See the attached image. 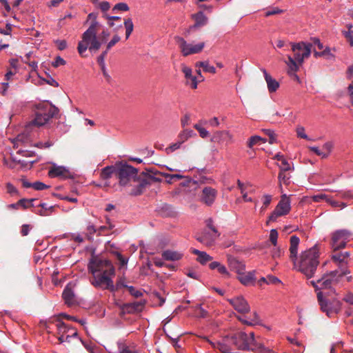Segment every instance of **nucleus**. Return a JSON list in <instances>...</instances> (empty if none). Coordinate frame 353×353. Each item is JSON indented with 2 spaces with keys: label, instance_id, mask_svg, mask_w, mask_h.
<instances>
[{
  "label": "nucleus",
  "instance_id": "1",
  "mask_svg": "<svg viewBox=\"0 0 353 353\" xmlns=\"http://www.w3.org/2000/svg\"><path fill=\"white\" fill-rule=\"evenodd\" d=\"M88 269L93 275L92 284L105 287H129L118 282L114 285L113 279L115 278V268L112 262L99 256L92 257L88 264Z\"/></svg>",
  "mask_w": 353,
  "mask_h": 353
},
{
  "label": "nucleus",
  "instance_id": "2",
  "mask_svg": "<svg viewBox=\"0 0 353 353\" xmlns=\"http://www.w3.org/2000/svg\"><path fill=\"white\" fill-rule=\"evenodd\" d=\"M137 169L128 164L121 165L116 170V176L119 179L120 185L134 186L130 192L132 195H139L148 185L161 181V179L151 175L145 176L143 179H140L137 176Z\"/></svg>",
  "mask_w": 353,
  "mask_h": 353
},
{
  "label": "nucleus",
  "instance_id": "3",
  "mask_svg": "<svg viewBox=\"0 0 353 353\" xmlns=\"http://www.w3.org/2000/svg\"><path fill=\"white\" fill-rule=\"evenodd\" d=\"M293 57L288 55L285 63L288 66L289 73L296 72L304 60L307 59L312 52V44L308 42L290 43Z\"/></svg>",
  "mask_w": 353,
  "mask_h": 353
},
{
  "label": "nucleus",
  "instance_id": "4",
  "mask_svg": "<svg viewBox=\"0 0 353 353\" xmlns=\"http://www.w3.org/2000/svg\"><path fill=\"white\" fill-rule=\"evenodd\" d=\"M319 251L315 245L303 252L299 259L296 260V265L294 266L306 277L311 278L319 265Z\"/></svg>",
  "mask_w": 353,
  "mask_h": 353
},
{
  "label": "nucleus",
  "instance_id": "5",
  "mask_svg": "<svg viewBox=\"0 0 353 353\" xmlns=\"http://www.w3.org/2000/svg\"><path fill=\"white\" fill-rule=\"evenodd\" d=\"M99 26L97 21L92 22L88 30L83 34L82 40L79 42L77 48L81 56H83L88 48L90 52H96L100 48L102 42L97 37Z\"/></svg>",
  "mask_w": 353,
  "mask_h": 353
},
{
  "label": "nucleus",
  "instance_id": "6",
  "mask_svg": "<svg viewBox=\"0 0 353 353\" xmlns=\"http://www.w3.org/2000/svg\"><path fill=\"white\" fill-rule=\"evenodd\" d=\"M34 119L31 121L32 124L40 127L48 122V121L57 115L59 109L51 104L45 102H39L34 105Z\"/></svg>",
  "mask_w": 353,
  "mask_h": 353
},
{
  "label": "nucleus",
  "instance_id": "7",
  "mask_svg": "<svg viewBox=\"0 0 353 353\" xmlns=\"http://www.w3.org/2000/svg\"><path fill=\"white\" fill-rule=\"evenodd\" d=\"M238 279L241 282V283L243 285H282L281 281L272 275H268L267 276H261L258 280L256 276V271H250L248 272H245L243 271L242 273L238 275Z\"/></svg>",
  "mask_w": 353,
  "mask_h": 353
},
{
  "label": "nucleus",
  "instance_id": "8",
  "mask_svg": "<svg viewBox=\"0 0 353 353\" xmlns=\"http://www.w3.org/2000/svg\"><path fill=\"white\" fill-rule=\"evenodd\" d=\"M317 299L321 306V310L325 312L328 316H330L333 313L337 314L341 311V303L336 297L330 298L321 292H318Z\"/></svg>",
  "mask_w": 353,
  "mask_h": 353
},
{
  "label": "nucleus",
  "instance_id": "9",
  "mask_svg": "<svg viewBox=\"0 0 353 353\" xmlns=\"http://www.w3.org/2000/svg\"><path fill=\"white\" fill-rule=\"evenodd\" d=\"M174 41L178 45L181 53L184 57L201 52L205 47L204 42H200L196 44L188 43L183 37L179 36L174 37Z\"/></svg>",
  "mask_w": 353,
  "mask_h": 353
},
{
  "label": "nucleus",
  "instance_id": "10",
  "mask_svg": "<svg viewBox=\"0 0 353 353\" xmlns=\"http://www.w3.org/2000/svg\"><path fill=\"white\" fill-rule=\"evenodd\" d=\"M353 233L348 230H339L332 234L331 245L334 251L344 248L350 241Z\"/></svg>",
  "mask_w": 353,
  "mask_h": 353
},
{
  "label": "nucleus",
  "instance_id": "11",
  "mask_svg": "<svg viewBox=\"0 0 353 353\" xmlns=\"http://www.w3.org/2000/svg\"><path fill=\"white\" fill-rule=\"evenodd\" d=\"M290 203V196L283 194L275 209L269 216L267 223L274 222L278 217L288 214L291 210Z\"/></svg>",
  "mask_w": 353,
  "mask_h": 353
},
{
  "label": "nucleus",
  "instance_id": "12",
  "mask_svg": "<svg viewBox=\"0 0 353 353\" xmlns=\"http://www.w3.org/2000/svg\"><path fill=\"white\" fill-rule=\"evenodd\" d=\"M350 273L349 270H345L343 272L339 270L331 271L330 272L324 274L321 279L317 281L318 283H321V285L325 287L330 285H335L343 278L345 275Z\"/></svg>",
  "mask_w": 353,
  "mask_h": 353
},
{
  "label": "nucleus",
  "instance_id": "13",
  "mask_svg": "<svg viewBox=\"0 0 353 353\" xmlns=\"http://www.w3.org/2000/svg\"><path fill=\"white\" fill-rule=\"evenodd\" d=\"M232 344H234L239 350H254V347H251L249 341V336L243 332L234 334L231 337Z\"/></svg>",
  "mask_w": 353,
  "mask_h": 353
},
{
  "label": "nucleus",
  "instance_id": "14",
  "mask_svg": "<svg viewBox=\"0 0 353 353\" xmlns=\"http://www.w3.org/2000/svg\"><path fill=\"white\" fill-rule=\"evenodd\" d=\"M146 301L145 299H141L139 301L125 303L122 307L123 313H135L143 310Z\"/></svg>",
  "mask_w": 353,
  "mask_h": 353
},
{
  "label": "nucleus",
  "instance_id": "15",
  "mask_svg": "<svg viewBox=\"0 0 353 353\" xmlns=\"http://www.w3.org/2000/svg\"><path fill=\"white\" fill-rule=\"evenodd\" d=\"M217 191L211 187H205L202 190L201 200L207 205H211L214 202Z\"/></svg>",
  "mask_w": 353,
  "mask_h": 353
},
{
  "label": "nucleus",
  "instance_id": "16",
  "mask_svg": "<svg viewBox=\"0 0 353 353\" xmlns=\"http://www.w3.org/2000/svg\"><path fill=\"white\" fill-rule=\"evenodd\" d=\"M234 308L241 313H247L250 311V307L247 301L242 296H237L228 300Z\"/></svg>",
  "mask_w": 353,
  "mask_h": 353
},
{
  "label": "nucleus",
  "instance_id": "17",
  "mask_svg": "<svg viewBox=\"0 0 353 353\" xmlns=\"http://www.w3.org/2000/svg\"><path fill=\"white\" fill-rule=\"evenodd\" d=\"M62 296L65 303L69 307L77 305L80 303L79 297L74 294L72 288H65Z\"/></svg>",
  "mask_w": 353,
  "mask_h": 353
},
{
  "label": "nucleus",
  "instance_id": "18",
  "mask_svg": "<svg viewBox=\"0 0 353 353\" xmlns=\"http://www.w3.org/2000/svg\"><path fill=\"white\" fill-rule=\"evenodd\" d=\"M211 140L219 143H224L226 145L233 143L232 135L228 131L216 132Z\"/></svg>",
  "mask_w": 353,
  "mask_h": 353
},
{
  "label": "nucleus",
  "instance_id": "19",
  "mask_svg": "<svg viewBox=\"0 0 353 353\" xmlns=\"http://www.w3.org/2000/svg\"><path fill=\"white\" fill-rule=\"evenodd\" d=\"M181 70L184 74L186 80V84L190 85L192 89H196L198 85V80L196 76L192 75V70L190 67L182 64Z\"/></svg>",
  "mask_w": 353,
  "mask_h": 353
},
{
  "label": "nucleus",
  "instance_id": "20",
  "mask_svg": "<svg viewBox=\"0 0 353 353\" xmlns=\"http://www.w3.org/2000/svg\"><path fill=\"white\" fill-rule=\"evenodd\" d=\"M48 175L51 178L60 177L67 179L69 177L70 172L68 170L63 166L53 165L48 171Z\"/></svg>",
  "mask_w": 353,
  "mask_h": 353
},
{
  "label": "nucleus",
  "instance_id": "21",
  "mask_svg": "<svg viewBox=\"0 0 353 353\" xmlns=\"http://www.w3.org/2000/svg\"><path fill=\"white\" fill-rule=\"evenodd\" d=\"M300 239L298 236L294 235L290 237V258L294 262V265H296L298 247Z\"/></svg>",
  "mask_w": 353,
  "mask_h": 353
},
{
  "label": "nucleus",
  "instance_id": "22",
  "mask_svg": "<svg viewBox=\"0 0 353 353\" xmlns=\"http://www.w3.org/2000/svg\"><path fill=\"white\" fill-rule=\"evenodd\" d=\"M228 263L230 270L236 272L238 275L245 270V265L242 261H239L234 257H228Z\"/></svg>",
  "mask_w": 353,
  "mask_h": 353
},
{
  "label": "nucleus",
  "instance_id": "23",
  "mask_svg": "<svg viewBox=\"0 0 353 353\" xmlns=\"http://www.w3.org/2000/svg\"><path fill=\"white\" fill-rule=\"evenodd\" d=\"M216 237L214 234H211L206 231H203L200 235L196 236V240L207 246H211Z\"/></svg>",
  "mask_w": 353,
  "mask_h": 353
},
{
  "label": "nucleus",
  "instance_id": "24",
  "mask_svg": "<svg viewBox=\"0 0 353 353\" xmlns=\"http://www.w3.org/2000/svg\"><path fill=\"white\" fill-rule=\"evenodd\" d=\"M209 268L212 270H216L223 277H230V272L226 267L218 261H212L209 264Z\"/></svg>",
  "mask_w": 353,
  "mask_h": 353
},
{
  "label": "nucleus",
  "instance_id": "25",
  "mask_svg": "<svg viewBox=\"0 0 353 353\" xmlns=\"http://www.w3.org/2000/svg\"><path fill=\"white\" fill-rule=\"evenodd\" d=\"M332 259L334 263L337 264L340 272H343L345 270H348V260H346L343 257L341 252L332 254Z\"/></svg>",
  "mask_w": 353,
  "mask_h": 353
},
{
  "label": "nucleus",
  "instance_id": "26",
  "mask_svg": "<svg viewBox=\"0 0 353 353\" xmlns=\"http://www.w3.org/2000/svg\"><path fill=\"white\" fill-rule=\"evenodd\" d=\"M161 256L164 260L174 261L181 259L183 254L178 251L166 250L162 252Z\"/></svg>",
  "mask_w": 353,
  "mask_h": 353
},
{
  "label": "nucleus",
  "instance_id": "27",
  "mask_svg": "<svg viewBox=\"0 0 353 353\" xmlns=\"http://www.w3.org/2000/svg\"><path fill=\"white\" fill-rule=\"evenodd\" d=\"M264 74V78L267 83L268 88L270 92H274L279 87V83L277 81L273 79L266 71L265 69H262Z\"/></svg>",
  "mask_w": 353,
  "mask_h": 353
},
{
  "label": "nucleus",
  "instance_id": "28",
  "mask_svg": "<svg viewBox=\"0 0 353 353\" xmlns=\"http://www.w3.org/2000/svg\"><path fill=\"white\" fill-rule=\"evenodd\" d=\"M191 252L192 254L197 256L196 261L203 265L212 261L213 258L205 252L200 251L196 249H192Z\"/></svg>",
  "mask_w": 353,
  "mask_h": 353
},
{
  "label": "nucleus",
  "instance_id": "29",
  "mask_svg": "<svg viewBox=\"0 0 353 353\" xmlns=\"http://www.w3.org/2000/svg\"><path fill=\"white\" fill-rule=\"evenodd\" d=\"M66 279L67 277L63 276L59 278V273L58 272H54L52 275V281L54 285H63L65 284V287L66 288L72 287L71 282L65 283Z\"/></svg>",
  "mask_w": 353,
  "mask_h": 353
},
{
  "label": "nucleus",
  "instance_id": "30",
  "mask_svg": "<svg viewBox=\"0 0 353 353\" xmlns=\"http://www.w3.org/2000/svg\"><path fill=\"white\" fill-rule=\"evenodd\" d=\"M192 18L195 21L194 27H200L205 25L208 22V17L202 11L192 15Z\"/></svg>",
  "mask_w": 353,
  "mask_h": 353
},
{
  "label": "nucleus",
  "instance_id": "31",
  "mask_svg": "<svg viewBox=\"0 0 353 353\" xmlns=\"http://www.w3.org/2000/svg\"><path fill=\"white\" fill-rule=\"evenodd\" d=\"M313 54L315 58L324 57L327 59H332L334 57V54L331 52V49L329 47L323 48L322 51L318 52L316 49L313 50Z\"/></svg>",
  "mask_w": 353,
  "mask_h": 353
},
{
  "label": "nucleus",
  "instance_id": "32",
  "mask_svg": "<svg viewBox=\"0 0 353 353\" xmlns=\"http://www.w3.org/2000/svg\"><path fill=\"white\" fill-rule=\"evenodd\" d=\"M195 66L196 68H202L204 72L211 74H215L216 72V68L213 65H210L208 61H198L196 63Z\"/></svg>",
  "mask_w": 353,
  "mask_h": 353
},
{
  "label": "nucleus",
  "instance_id": "33",
  "mask_svg": "<svg viewBox=\"0 0 353 353\" xmlns=\"http://www.w3.org/2000/svg\"><path fill=\"white\" fill-rule=\"evenodd\" d=\"M56 321L57 323L56 326L57 327V334L58 335H65L67 332H68L70 327L63 321H61L59 317L56 318Z\"/></svg>",
  "mask_w": 353,
  "mask_h": 353
},
{
  "label": "nucleus",
  "instance_id": "34",
  "mask_svg": "<svg viewBox=\"0 0 353 353\" xmlns=\"http://www.w3.org/2000/svg\"><path fill=\"white\" fill-rule=\"evenodd\" d=\"M116 170L117 168H114L112 166H107L102 169L101 172V177L104 180L108 179L111 177L114 172L116 173Z\"/></svg>",
  "mask_w": 353,
  "mask_h": 353
},
{
  "label": "nucleus",
  "instance_id": "35",
  "mask_svg": "<svg viewBox=\"0 0 353 353\" xmlns=\"http://www.w3.org/2000/svg\"><path fill=\"white\" fill-rule=\"evenodd\" d=\"M123 23L125 28V38L126 39H128L130 37L134 29L133 22L130 18H128L124 20Z\"/></svg>",
  "mask_w": 353,
  "mask_h": 353
},
{
  "label": "nucleus",
  "instance_id": "36",
  "mask_svg": "<svg viewBox=\"0 0 353 353\" xmlns=\"http://www.w3.org/2000/svg\"><path fill=\"white\" fill-rule=\"evenodd\" d=\"M114 353H138L136 350L130 348L126 344L118 343V350Z\"/></svg>",
  "mask_w": 353,
  "mask_h": 353
},
{
  "label": "nucleus",
  "instance_id": "37",
  "mask_svg": "<svg viewBox=\"0 0 353 353\" xmlns=\"http://www.w3.org/2000/svg\"><path fill=\"white\" fill-rule=\"evenodd\" d=\"M194 134V132L192 130H184L181 132L179 133L178 136V139L183 143L186 141L190 137H191Z\"/></svg>",
  "mask_w": 353,
  "mask_h": 353
},
{
  "label": "nucleus",
  "instance_id": "38",
  "mask_svg": "<svg viewBox=\"0 0 353 353\" xmlns=\"http://www.w3.org/2000/svg\"><path fill=\"white\" fill-rule=\"evenodd\" d=\"M259 141L266 142V139L261 138L259 136H252L250 138L248 142V147L252 148L254 145L258 144Z\"/></svg>",
  "mask_w": 353,
  "mask_h": 353
},
{
  "label": "nucleus",
  "instance_id": "39",
  "mask_svg": "<svg viewBox=\"0 0 353 353\" xmlns=\"http://www.w3.org/2000/svg\"><path fill=\"white\" fill-rule=\"evenodd\" d=\"M36 200H37L36 199H20L16 203H12V204L8 205V208H9V209H18L19 206L21 204H23L24 203L34 202Z\"/></svg>",
  "mask_w": 353,
  "mask_h": 353
},
{
  "label": "nucleus",
  "instance_id": "40",
  "mask_svg": "<svg viewBox=\"0 0 353 353\" xmlns=\"http://www.w3.org/2000/svg\"><path fill=\"white\" fill-rule=\"evenodd\" d=\"M214 348L219 350L222 353H228L230 352L229 347L223 343L217 342L216 343L210 342Z\"/></svg>",
  "mask_w": 353,
  "mask_h": 353
},
{
  "label": "nucleus",
  "instance_id": "41",
  "mask_svg": "<svg viewBox=\"0 0 353 353\" xmlns=\"http://www.w3.org/2000/svg\"><path fill=\"white\" fill-rule=\"evenodd\" d=\"M327 203H328L333 208H339V209H343L347 206L345 203L332 200L330 197L328 199H327Z\"/></svg>",
  "mask_w": 353,
  "mask_h": 353
},
{
  "label": "nucleus",
  "instance_id": "42",
  "mask_svg": "<svg viewBox=\"0 0 353 353\" xmlns=\"http://www.w3.org/2000/svg\"><path fill=\"white\" fill-rule=\"evenodd\" d=\"M262 131L266 135H268V137H269L268 141L270 144H273V143H276V134L273 130H272L270 129H263Z\"/></svg>",
  "mask_w": 353,
  "mask_h": 353
},
{
  "label": "nucleus",
  "instance_id": "43",
  "mask_svg": "<svg viewBox=\"0 0 353 353\" xmlns=\"http://www.w3.org/2000/svg\"><path fill=\"white\" fill-rule=\"evenodd\" d=\"M272 199V195L270 194H265L262 197V201H263V205L261 208V211L265 210L271 203Z\"/></svg>",
  "mask_w": 353,
  "mask_h": 353
},
{
  "label": "nucleus",
  "instance_id": "44",
  "mask_svg": "<svg viewBox=\"0 0 353 353\" xmlns=\"http://www.w3.org/2000/svg\"><path fill=\"white\" fill-rule=\"evenodd\" d=\"M164 176L165 177L168 183H172L173 181L179 180L183 178L182 175L178 174H164Z\"/></svg>",
  "mask_w": 353,
  "mask_h": 353
},
{
  "label": "nucleus",
  "instance_id": "45",
  "mask_svg": "<svg viewBox=\"0 0 353 353\" xmlns=\"http://www.w3.org/2000/svg\"><path fill=\"white\" fill-rule=\"evenodd\" d=\"M181 145H182V143L180 141V140H178L176 143H172L169 147L166 148L165 152L168 154H170V153L173 152L174 151L180 148Z\"/></svg>",
  "mask_w": 353,
  "mask_h": 353
},
{
  "label": "nucleus",
  "instance_id": "46",
  "mask_svg": "<svg viewBox=\"0 0 353 353\" xmlns=\"http://www.w3.org/2000/svg\"><path fill=\"white\" fill-rule=\"evenodd\" d=\"M129 293L135 298L142 297L143 292L141 288H127Z\"/></svg>",
  "mask_w": 353,
  "mask_h": 353
},
{
  "label": "nucleus",
  "instance_id": "47",
  "mask_svg": "<svg viewBox=\"0 0 353 353\" xmlns=\"http://www.w3.org/2000/svg\"><path fill=\"white\" fill-rule=\"evenodd\" d=\"M129 6L126 3H117L114 8H112V12H114L115 10H120V11H128L129 10Z\"/></svg>",
  "mask_w": 353,
  "mask_h": 353
},
{
  "label": "nucleus",
  "instance_id": "48",
  "mask_svg": "<svg viewBox=\"0 0 353 353\" xmlns=\"http://www.w3.org/2000/svg\"><path fill=\"white\" fill-rule=\"evenodd\" d=\"M206 225L209 229H210L212 232L214 234L215 236H219L220 233L218 232L216 228L213 225V221L212 219H208L205 221Z\"/></svg>",
  "mask_w": 353,
  "mask_h": 353
},
{
  "label": "nucleus",
  "instance_id": "49",
  "mask_svg": "<svg viewBox=\"0 0 353 353\" xmlns=\"http://www.w3.org/2000/svg\"><path fill=\"white\" fill-rule=\"evenodd\" d=\"M343 35L349 42L350 46H353V30L350 31H342Z\"/></svg>",
  "mask_w": 353,
  "mask_h": 353
},
{
  "label": "nucleus",
  "instance_id": "50",
  "mask_svg": "<svg viewBox=\"0 0 353 353\" xmlns=\"http://www.w3.org/2000/svg\"><path fill=\"white\" fill-rule=\"evenodd\" d=\"M278 179L280 183V186L281 187L282 183L285 184L288 183L290 177L284 172V171H281L279 174Z\"/></svg>",
  "mask_w": 353,
  "mask_h": 353
},
{
  "label": "nucleus",
  "instance_id": "51",
  "mask_svg": "<svg viewBox=\"0 0 353 353\" xmlns=\"http://www.w3.org/2000/svg\"><path fill=\"white\" fill-rule=\"evenodd\" d=\"M277 239H278V232L276 230L272 229L270 230V241L271 243L276 246L277 244Z\"/></svg>",
  "mask_w": 353,
  "mask_h": 353
},
{
  "label": "nucleus",
  "instance_id": "52",
  "mask_svg": "<svg viewBox=\"0 0 353 353\" xmlns=\"http://www.w3.org/2000/svg\"><path fill=\"white\" fill-rule=\"evenodd\" d=\"M297 137L301 139L309 140L307 135L305 133V128L303 126H298L296 128Z\"/></svg>",
  "mask_w": 353,
  "mask_h": 353
},
{
  "label": "nucleus",
  "instance_id": "53",
  "mask_svg": "<svg viewBox=\"0 0 353 353\" xmlns=\"http://www.w3.org/2000/svg\"><path fill=\"white\" fill-rule=\"evenodd\" d=\"M121 40V37L118 34H115L110 41L107 44V50L111 49L116 43Z\"/></svg>",
  "mask_w": 353,
  "mask_h": 353
},
{
  "label": "nucleus",
  "instance_id": "54",
  "mask_svg": "<svg viewBox=\"0 0 353 353\" xmlns=\"http://www.w3.org/2000/svg\"><path fill=\"white\" fill-rule=\"evenodd\" d=\"M53 141H45V142H43V141H39L38 143H36V146L37 148H50V146H52L53 145Z\"/></svg>",
  "mask_w": 353,
  "mask_h": 353
},
{
  "label": "nucleus",
  "instance_id": "55",
  "mask_svg": "<svg viewBox=\"0 0 353 353\" xmlns=\"http://www.w3.org/2000/svg\"><path fill=\"white\" fill-rule=\"evenodd\" d=\"M32 188L36 190H42L48 188V186L42 182L36 181L32 183Z\"/></svg>",
  "mask_w": 353,
  "mask_h": 353
},
{
  "label": "nucleus",
  "instance_id": "56",
  "mask_svg": "<svg viewBox=\"0 0 353 353\" xmlns=\"http://www.w3.org/2000/svg\"><path fill=\"white\" fill-rule=\"evenodd\" d=\"M6 189L8 193H9L11 195H15L18 194V190L17 188L10 183H6Z\"/></svg>",
  "mask_w": 353,
  "mask_h": 353
},
{
  "label": "nucleus",
  "instance_id": "57",
  "mask_svg": "<svg viewBox=\"0 0 353 353\" xmlns=\"http://www.w3.org/2000/svg\"><path fill=\"white\" fill-rule=\"evenodd\" d=\"M312 47H317L320 50H322L324 48L323 44L320 41L318 38L314 37L311 39Z\"/></svg>",
  "mask_w": 353,
  "mask_h": 353
},
{
  "label": "nucleus",
  "instance_id": "58",
  "mask_svg": "<svg viewBox=\"0 0 353 353\" xmlns=\"http://www.w3.org/2000/svg\"><path fill=\"white\" fill-rule=\"evenodd\" d=\"M281 165H280L281 171H288L291 169L290 164L285 159H282L281 161Z\"/></svg>",
  "mask_w": 353,
  "mask_h": 353
},
{
  "label": "nucleus",
  "instance_id": "59",
  "mask_svg": "<svg viewBox=\"0 0 353 353\" xmlns=\"http://www.w3.org/2000/svg\"><path fill=\"white\" fill-rule=\"evenodd\" d=\"M70 238V239L79 243H83L84 241L83 237L80 234H71Z\"/></svg>",
  "mask_w": 353,
  "mask_h": 353
},
{
  "label": "nucleus",
  "instance_id": "60",
  "mask_svg": "<svg viewBox=\"0 0 353 353\" xmlns=\"http://www.w3.org/2000/svg\"><path fill=\"white\" fill-rule=\"evenodd\" d=\"M39 206L41 207V210L39 211V214L41 215V216H46V215H48V214L46 213V211L48 209L52 208V206L48 207V205L46 203H44L39 204Z\"/></svg>",
  "mask_w": 353,
  "mask_h": 353
},
{
  "label": "nucleus",
  "instance_id": "61",
  "mask_svg": "<svg viewBox=\"0 0 353 353\" xmlns=\"http://www.w3.org/2000/svg\"><path fill=\"white\" fill-rule=\"evenodd\" d=\"M65 64V61L61 57H57L54 61L52 63V65L55 68L59 67V65H64Z\"/></svg>",
  "mask_w": 353,
  "mask_h": 353
},
{
  "label": "nucleus",
  "instance_id": "62",
  "mask_svg": "<svg viewBox=\"0 0 353 353\" xmlns=\"http://www.w3.org/2000/svg\"><path fill=\"white\" fill-rule=\"evenodd\" d=\"M55 42L58 49L60 50H63L67 47V42L65 40H57Z\"/></svg>",
  "mask_w": 353,
  "mask_h": 353
},
{
  "label": "nucleus",
  "instance_id": "63",
  "mask_svg": "<svg viewBox=\"0 0 353 353\" xmlns=\"http://www.w3.org/2000/svg\"><path fill=\"white\" fill-rule=\"evenodd\" d=\"M329 196H327L325 194H320L317 195H314L313 196V201L315 202H319L321 200H325L327 201V199H328Z\"/></svg>",
  "mask_w": 353,
  "mask_h": 353
},
{
  "label": "nucleus",
  "instance_id": "64",
  "mask_svg": "<svg viewBox=\"0 0 353 353\" xmlns=\"http://www.w3.org/2000/svg\"><path fill=\"white\" fill-rule=\"evenodd\" d=\"M348 94L350 95V101L353 105V81L347 87Z\"/></svg>",
  "mask_w": 353,
  "mask_h": 353
}]
</instances>
